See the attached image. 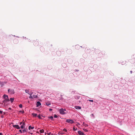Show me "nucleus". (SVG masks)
<instances>
[{
	"mask_svg": "<svg viewBox=\"0 0 135 135\" xmlns=\"http://www.w3.org/2000/svg\"><path fill=\"white\" fill-rule=\"evenodd\" d=\"M3 97L4 98V99L3 101V102H4L8 101H9V99L8 98V96L7 95L4 94L3 95Z\"/></svg>",
	"mask_w": 135,
	"mask_h": 135,
	"instance_id": "obj_1",
	"label": "nucleus"
},
{
	"mask_svg": "<svg viewBox=\"0 0 135 135\" xmlns=\"http://www.w3.org/2000/svg\"><path fill=\"white\" fill-rule=\"evenodd\" d=\"M8 92L11 94H13L14 93V91L13 89H9L8 90Z\"/></svg>",
	"mask_w": 135,
	"mask_h": 135,
	"instance_id": "obj_2",
	"label": "nucleus"
},
{
	"mask_svg": "<svg viewBox=\"0 0 135 135\" xmlns=\"http://www.w3.org/2000/svg\"><path fill=\"white\" fill-rule=\"evenodd\" d=\"M66 122L67 123H70L71 124H72L74 123V121L71 119H67Z\"/></svg>",
	"mask_w": 135,
	"mask_h": 135,
	"instance_id": "obj_3",
	"label": "nucleus"
},
{
	"mask_svg": "<svg viewBox=\"0 0 135 135\" xmlns=\"http://www.w3.org/2000/svg\"><path fill=\"white\" fill-rule=\"evenodd\" d=\"M7 81H3V82H0V85L1 86H3L4 85L6 84H7Z\"/></svg>",
	"mask_w": 135,
	"mask_h": 135,
	"instance_id": "obj_4",
	"label": "nucleus"
},
{
	"mask_svg": "<svg viewBox=\"0 0 135 135\" xmlns=\"http://www.w3.org/2000/svg\"><path fill=\"white\" fill-rule=\"evenodd\" d=\"M60 114H64L65 113L64 111V109H61L60 110Z\"/></svg>",
	"mask_w": 135,
	"mask_h": 135,
	"instance_id": "obj_5",
	"label": "nucleus"
},
{
	"mask_svg": "<svg viewBox=\"0 0 135 135\" xmlns=\"http://www.w3.org/2000/svg\"><path fill=\"white\" fill-rule=\"evenodd\" d=\"M13 127L16 128L18 129H19L20 128V127H19V126L17 125H13Z\"/></svg>",
	"mask_w": 135,
	"mask_h": 135,
	"instance_id": "obj_6",
	"label": "nucleus"
},
{
	"mask_svg": "<svg viewBox=\"0 0 135 135\" xmlns=\"http://www.w3.org/2000/svg\"><path fill=\"white\" fill-rule=\"evenodd\" d=\"M22 124L21 126V128L22 129L25 128V122H23L22 123Z\"/></svg>",
	"mask_w": 135,
	"mask_h": 135,
	"instance_id": "obj_7",
	"label": "nucleus"
},
{
	"mask_svg": "<svg viewBox=\"0 0 135 135\" xmlns=\"http://www.w3.org/2000/svg\"><path fill=\"white\" fill-rule=\"evenodd\" d=\"M78 133L80 135H84V133L81 131H78Z\"/></svg>",
	"mask_w": 135,
	"mask_h": 135,
	"instance_id": "obj_8",
	"label": "nucleus"
},
{
	"mask_svg": "<svg viewBox=\"0 0 135 135\" xmlns=\"http://www.w3.org/2000/svg\"><path fill=\"white\" fill-rule=\"evenodd\" d=\"M25 92L26 93H27L28 94H29V95H32V93H31V92H30V93L29 92V91L28 90H25Z\"/></svg>",
	"mask_w": 135,
	"mask_h": 135,
	"instance_id": "obj_9",
	"label": "nucleus"
},
{
	"mask_svg": "<svg viewBox=\"0 0 135 135\" xmlns=\"http://www.w3.org/2000/svg\"><path fill=\"white\" fill-rule=\"evenodd\" d=\"M41 103L39 102H37L36 103V106L38 107L41 105Z\"/></svg>",
	"mask_w": 135,
	"mask_h": 135,
	"instance_id": "obj_10",
	"label": "nucleus"
},
{
	"mask_svg": "<svg viewBox=\"0 0 135 135\" xmlns=\"http://www.w3.org/2000/svg\"><path fill=\"white\" fill-rule=\"evenodd\" d=\"M75 108L76 109H80L81 108V107H80V106H75Z\"/></svg>",
	"mask_w": 135,
	"mask_h": 135,
	"instance_id": "obj_11",
	"label": "nucleus"
},
{
	"mask_svg": "<svg viewBox=\"0 0 135 135\" xmlns=\"http://www.w3.org/2000/svg\"><path fill=\"white\" fill-rule=\"evenodd\" d=\"M28 129L30 130L31 129H33L34 128V127H32L31 126H30L28 127Z\"/></svg>",
	"mask_w": 135,
	"mask_h": 135,
	"instance_id": "obj_12",
	"label": "nucleus"
},
{
	"mask_svg": "<svg viewBox=\"0 0 135 135\" xmlns=\"http://www.w3.org/2000/svg\"><path fill=\"white\" fill-rule=\"evenodd\" d=\"M24 129L23 130V131L24 133L25 132H27V129H26L25 128H24Z\"/></svg>",
	"mask_w": 135,
	"mask_h": 135,
	"instance_id": "obj_13",
	"label": "nucleus"
},
{
	"mask_svg": "<svg viewBox=\"0 0 135 135\" xmlns=\"http://www.w3.org/2000/svg\"><path fill=\"white\" fill-rule=\"evenodd\" d=\"M10 100L11 101V103H12L13 102V100H14V98H11L10 99Z\"/></svg>",
	"mask_w": 135,
	"mask_h": 135,
	"instance_id": "obj_14",
	"label": "nucleus"
},
{
	"mask_svg": "<svg viewBox=\"0 0 135 135\" xmlns=\"http://www.w3.org/2000/svg\"><path fill=\"white\" fill-rule=\"evenodd\" d=\"M32 114L33 115V116L34 117H36V116H37V114L34 113H32Z\"/></svg>",
	"mask_w": 135,
	"mask_h": 135,
	"instance_id": "obj_15",
	"label": "nucleus"
},
{
	"mask_svg": "<svg viewBox=\"0 0 135 135\" xmlns=\"http://www.w3.org/2000/svg\"><path fill=\"white\" fill-rule=\"evenodd\" d=\"M51 120H53V117L52 116H51L50 117H48Z\"/></svg>",
	"mask_w": 135,
	"mask_h": 135,
	"instance_id": "obj_16",
	"label": "nucleus"
},
{
	"mask_svg": "<svg viewBox=\"0 0 135 135\" xmlns=\"http://www.w3.org/2000/svg\"><path fill=\"white\" fill-rule=\"evenodd\" d=\"M40 132L41 133H43L44 132V130L42 129V130H40Z\"/></svg>",
	"mask_w": 135,
	"mask_h": 135,
	"instance_id": "obj_17",
	"label": "nucleus"
},
{
	"mask_svg": "<svg viewBox=\"0 0 135 135\" xmlns=\"http://www.w3.org/2000/svg\"><path fill=\"white\" fill-rule=\"evenodd\" d=\"M77 129V128H75L74 127L73 129V130L75 131H76Z\"/></svg>",
	"mask_w": 135,
	"mask_h": 135,
	"instance_id": "obj_18",
	"label": "nucleus"
},
{
	"mask_svg": "<svg viewBox=\"0 0 135 135\" xmlns=\"http://www.w3.org/2000/svg\"><path fill=\"white\" fill-rule=\"evenodd\" d=\"M33 98H36L37 97V96L36 95H33Z\"/></svg>",
	"mask_w": 135,
	"mask_h": 135,
	"instance_id": "obj_19",
	"label": "nucleus"
},
{
	"mask_svg": "<svg viewBox=\"0 0 135 135\" xmlns=\"http://www.w3.org/2000/svg\"><path fill=\"white\" fill-rule=\"evenodd\" d=\"M20 112H21L22 113H23L24 112V111L23 110H20L19 111Z\"/></svg>",
	"mask_w": 135,
	"mask_h": 135,
	"instance_id": "obj_20",
	"label": "nucleus"
},
{
	"mask_svg": "<svg viewBox=\"0 0 135 135\" xmlns=\"http://www.w3.org/2000/svg\"><path fill=\"white\" fill-rule=\"evenodd\" d=\"M19 107L20 108H22V104H20L19 105Z\"/></svg>",
	"mask_w": 135,
	"mask_h": 135,
	"instance_id": "obj_21",
	"label": "nucleus"
},
{
	"mask_svg": "<svg viewBox=\"0 0 135 135\" xmlns=\"http://www.w3.org/2000/svg\"><path fill=\"white\" fill-rule=\"evenodd\" d=\"M30 96L29 97V98H30L32 99L33 98V97L32 96V95H30Z\"/></svg>",
	"mask_w": 135,
	"mask_h": 135,
	"instance_id": "obj_22",
	"label": "nucleus"
},
{
	"mask_svg": "<svg viewBox=\"0 0 135 135\" xmlns=\"http://www.w3.org/2000/svg\"><path fill=\"white\" fill-rule=\"evenodd\" d=\"M63 130V131H65V132H67V130L65 128Z\"/></svg>",
	"mask_w": 135,
	"mask_h": 135,
	"instance_id": "obj_23",
	"label": "nucleus"
},
{
	"mask_svg": "<svg viewBox=\"0 0 135 135\" xmlns=\"http://www.w3.org/2000/svg\"><path fill=\"white\" fill-rule=\"evenodd\" d=\"M37 117H38V118L39 119H41L42 118L41 117V116L40 115H38L37 116Z\"/></svg>",
	"mask_w": 135,
	"mask_h": 135,
	"instance_id": "obj_24",
	"label": "nucleus"
},
{
	"mask_svg": "<svg viewBox=\"0 0 135 135\" xmlns=\"http://www.w3.org/2000/svg\"><path fill=\"white\" fill-rule=\"evenodd\" d=\"M54 118H56L57 117V116L56 114H54Z\"/></svg>",
	"mask_w": 135,
	"mask_h": 135,
	"instance_id": "obj_25",
	"label": "nucleus"
},
{
	"mask_svg": "<svg viewBox=\"0 0 135 135\" xmlns=\"http://www.w3.org/2000/svg\"><path fill=\"white\" fill-rule=\"evenodd\" d=\"M88 100L91 102H93V100Z\"/></svg>",
	"mask_w": 135,
	"mask_h": 135,
	"instance_id": "obj_26",
	"label": "nucleus"
},
{
	"mask_svg": "<svg viewBox=\"0 0 135 135\" xmlns=\"http://www.w3.org/2000/svg\"><path fill=\"white\" fill-rule=\"evenodd\" d=\"M3 113V111L2 110H0V114H2Z\"/></svg>",
	"mask_w": 135,
	"mask_h": 135,
	"instance_id": "obj_27",
	"label": "nucleus"
},
{
	"mask_svg": "<svg viewBox=\"0 0 135 135\" xmlns=\"http://www.w3.org/2000/svg\"><path fill=\"white\" fill-rule=\"evenodd\" d=\"M19 131L21 133H22V132L21 129Z\"/></svg>",
	"mask_w": 135,
	"mask_h": 135,
	"instance_id": "obj_28",
	"label": "nucleus"
},
{
	"mask_svg": "<svg viewBox=\"0 0 135 135\" xmlns=\"http://www.w3.org/2000/svg\"><path fill=\"white\" fill-rule=\"evenodd\" d=\"M46 104L48 106V105H50V103H48V104H47V103H46Z\"/></svg>",
	"mask_w": 135,
	"mask_h": 135,
	"instance_id": "obj_29",
	"label": "nucleus"
},
{
	"mask_svg": "<svg viewBox=\"0 0 135 135\" xmlns=\"http://www.w3.org/2000/svg\"><path fill=\"white\" fill-rule=\"evenodd\" d=\"M1 117L2 118H3L4 117V116L3 115H1Z\"/></svg>",
	"mask_w": 135,
	"mask_h": 135,
	"instance_id": "obj_30",
	"label": "nucleus"
},
{
	"mask_svg": "<svg viewBox=\"0 0 135 135\" xmlns=\"http://www.w3.org/2000/svg\"><path fill=\"white\" fill-rule=\"evenodd\" d=\"M52 110V109L51 108H50L49 109V110L50 111H51Z\"/></svg>",
	"mask_w": 135,
	"mask_h": 135,
	"instance_id": "obj_31",
	"label": "nucleus"
},
{
	"mask_svg": "<svg viewBox=\"0 0 135 135\" xmlns=\"http://www.w3.org/2000/svg\"><path fill=\"white\" fill-rule=\"evenodd\" d=\"M12 109L11 108H8V110H11Z\"/></svg>",
	"mask_w": 135,
	"mask_h": 135,
	"instance_id": "obj_32",
	"label": "nucleus"
},
{
	"mask_svg": "<svg viewBox=\"0 0 135 135\" xmlns=\"http://www.w3.org/2000/svg\"><path fill=\"white\" fill-rule=\"evenodd\" d=\"M47 135H50V134H51V133L50 132L49 133H47Z\"/></svg>",
	"mask_w": 135,
	"mask_h": 135,
	"instance_id": "obj_33",
	"label": "nucleus"
},
{
	"mask_svg": "<svg viewBox=\"0 0 135 135\" xmlns=\"http://www.w3.org/2000/svg\"><path fill=\"white\" fill-rule=\"evenodd\" d=\"M84 130L85 132H87L88 131V130L86 129H85Z\"/></svg>",
	"mask_w": 135,
	"mask_h": 135,
	"instance_id": "obj_34",
	"label": "nucleus"
},
{
	"mask_svg": "<svg viewBox=\"0 0 135 135\" xmlns=\"http://www.w3.org/2000/svg\"><path fill=\"white\" fill-rule=\"evenodd\" d=\"M130 72L132 74V71H130Z\"/></svg>",
	"mask_w": 135,
	"mask_h": 135,
	"instance_id": "obj_35",
	"label": "nucleus"
},
{
	"mask_svg": "<svg viewBox=\"0 0 135 135\" xmlns=\"http://www.w3.org/2000/svg\"><path fill=\"white\" fill-rule=\"evenodd\" d=\"M0 135H2L1 133H0Z\"/></svg>",
	"mask_w": 135,
	"mask_h": 135,
	"instance_id": "obj_36",
	"label": "nucleus"
},
{
	"mask_svg": "<svg viewBox=\"0 0 135 135\" xmlns=\"http://www.w3.org/2000/svg\"><path fill=\"white\" fill-rule=\"evenodd\" d=\"M64 134V133H61V134Z\"/></svg>",
	"mask_w": 135,
	"mask_h": 135,
	"instance_id": "obj_37",
	"label": "nucleus"
},
{
	"mask_svg": "<svg viewBox=\"0 0 135 135\" xmlns=\"http://www.w3.org/2000/svg\"><path fill=\"white\" fill-rule=\"evenodd\" d=\"M22 123V122H20V124H21Z\"/></svg>",
	"mask_w": 135,
	"mask_h": 135,
	"instance_id": "obj_38",
	"label": "nucleus"
},
{
	"mask_svg": "<svg viewBox=\"0 0 135 135\" xmlns=\"http://www.w3.org/2000/svg\"><path fill=\"white\" fill-rule=\"evenodd\" d=\"M64 109V111H66V110L65 109Z\"/></svg>",
	"mask_w": 135,
	"mask_h": 135,
	"instance_id": "obj_39",
	"label": "nucleus"
},
{
	"mask_svg": "<svg viewBox=\"0 0 135 135\" xmlns=\"http://www.w3.org/2000/svg\"><path fill=\"white\" fill-rule=\"evenodd\" d=\"M4 114H5V112H3Z\"/></svg>",
	"mask_w": 135,
	"mask_h": 135,
	"instance_id": "obj_40",
	"label": "nucleus"
},
{
	"mask_svg": "<svg viewBox=\"0 0 135 135\" xmlns=\"http://www.w3.org/2000/svg\"><path fill=\"white\" fill-rule=\"evenodd\" d=\"M30 133L31 134H33V133Z\"/></svg>",
	"mask_w": 135,
	"mask_h": 135,
	"instance_id": "obj_41",
	"label": "nucleus"
},
{
	"mask_svg": "<svg viewBox=\"0 0 135 135\" xmlns=\"http://www.w3.org/2000/svg\"><path fill=\"white\" fill-rule=\"evenodd\" d=\"M91 115H93V114H92Z\"/></svg>",
	"mask_w": 135,
	"mask_h": 135,
	"instance_id": "obj_42",
	"label": "nucleus"
},
{
	"mask_svg": "<svg viewBox=\"0 0 135 135\" xmlns=\"http://www.w3.org/2000/svg\"><path fill=\"white\" fill-rule=\"evenodd\" d=\"M46 133H45V135H46Z\"/></svg>",
	"mask_w": 135,
	"mask_h": 135,
	"instance_id": "obj_43",
	"label": "nucleus"
},
{
	"mask_svg": "<svg viewBox=\"0 0 135 135\" xmlns=\"http://www.w3.org/2000/svg\"><path fill=\"white\" fill-rule=\"evenodd\" d=\"M52 134H51V135H52Z\"/></svg>",
	"mask_w": 135,
	"mask_h": 135,
	"instance_id": "obj_44",
	"label": "nucleus"
}]
</instances>
